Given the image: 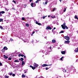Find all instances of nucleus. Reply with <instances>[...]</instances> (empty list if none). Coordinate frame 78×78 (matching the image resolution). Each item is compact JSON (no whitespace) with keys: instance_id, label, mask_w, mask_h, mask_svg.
<instances>
[{"instance_id":"f257e3e1","label":"nucleus","mask_w":78,"mask_h":78,"mask_svg":"<svg viewBox=\"0 0 78 78\" xmlns=\"http://www.w3.org/2000/svg\"><path fill=\"white\" fill-rule=\"evenodd\" d=\"M61 27L63 30H65L66 28V29H68V27L66 25V23H64L63 24L61 25Z\"/></svg>"},{"instance_id":"f03ea898","label":"nucleus","mask_w":78,"mask_h":78,"mask_svg":"<svg viewBox=\"0 0 78 78\" xmlns=\"http://www.w3.org/2000/svg\"><path fill=\"white\" fill-rule=\"evenodd\" d=\"M38 66H39V65L38 64H36V63H34V67L31 66L32 69H33V70H34V69H36V67H38Z\"/></svg>"},{"instance_id":"7ed1b4c3","label":"nucleus","mask_w":78,"mask_h":78,"mask_svg":"<svg viewBox=\"0 0 78 78\" xmlns=\"http://www.w3.org/2000/svg\"><path fill=\"white\" fill-rule=\"evenodd\" d=\"M51 65H52V64H51V65H47V64H44L43 65L41 66L42 67H46V66H51Z\"/></svg>"},{"instance_id":"20e7f679","label":"nucleus","mask_w":78,"mask_h":78,"mask_svg":"<svg viewBox=\"0 0 78 78\" xmlns=\"http://www.w3.org/2000/svg\"><path fill=\"white\" fill-rule=\"evenodd\" d=\"M64 38L66 39L67 41L70 39V37L68 36H65L64 37Z\"/></svg>"},{"instance_id":"39448f33","label":"nucleus","mask_w":78,"mask_h":78,"mask_svg":"<svg viewBox=\"0 0 78 78\" xmlns=\"http://www.w3.org/2000/svg\"><path fill=\"white\" fill-rule=\"evenodd\" d=\"M46 30H51V28L50 27L48 26L46 28Z\"/></svg>"},{"instance_id":"423d86ee","label":"nucleus","mask_w":78,"mask_h":78,"mask_svg":"<svg viewBox=\"0 0 78 78\" xmlns=\"http://www.w3.org/2000/svg\"><path fill=\"white\" fill-rule=\"evenodd\" d=\"M5 12L3 11H1V12H0V16H2V14H4Z\"/></svg>"},{"instance_id":"0eeeda50","label":"nucleus","mask_w":78,"mask_h":78,"mask_svg":"<svg viewBox=\"0 0 78 78\" xmlns=\"http://www.w3.org/2000/svg\"><path fill=\"white\" fill-rule=\"evenodd\" d=\"M74 51L76 52V53H77L78 52V48H76L74 50Z\"/></svg>"},{"instance_id":"6e6552de","label":"nucleus","mask_w":78,"mask_h":78,"mask_svg":"<svg viewBox=\"0 0 78 78\" xmlns=\"http://www.w3.org/2000/svg\"><path fill=\"white\" fill-rule=\"evenodd\" d=\"M69 42H70V41H65V42L64 43L68 44H69Z\"/></svg>"},{"instance_id":"1a4fd4ad","label":"nucleus","mask_w":78,"mask_h":78,"mask_svg":"<svg viewBox=\"0 0 78 78\" xmlns=\"http://www.w3.org/2000/svg\"><path fill=\"white\" fill-rule=\"evenodd\" d=\"M61 53L62 54V55H65L66 54V51H62Z\"/></svg>"},{"instance_id":"9d476101","label":"nucleus","mask_w":78,"mask_h":78,"mask_svg":"<svg viewBox=\"0 0 78 78\" xmlns=\"http://www.w3.org/2000/svg\"><path fill=\"white\" fill-rule=\"evenodd\" d=\"M25 64V62H24V61H23L22 62V66H24Z\"/></svg>"},{"instance_id":"9b49d317","label":"nucleus","mask_w":78,"mask_h":78,"mask_svg":"<svg viewBox=\"0 0 78 78\" xmlns=\"http://www.w3.org/2000/svg\"><path fill=\"white\" fill-rule=\"evenodd\" d=\"M56 42V40H52V43H55Z\"/></svg>"},{"instance_id":"f8f14e48","label":"nucleus","mask_w":78,"mask_h":78,"mask_svg":"<svg viewBox=\"0 0 78 78\" xmlns=\"http://www.w3.org/2000/svg\"><path fill=\"white\" fill-rule=\"evenodd\" d=\"M19 57H20V56H22V57H23L24 56V55H22L21 54H20L19 55Z\"/></svg>"},{"instance_id":"ddd939ff","label":"nucleus","mask_w":78,"mask_h":78,"mask_svg":"<svg viewBox=\"0 0 78 78\" xmlns=\"http://www.w3.org/2000/svg\"><path fill=\"white\" fill-rule=\"evenodd\" d=\"M3 48L4 50H8V48H7V47H4Z\"/></svg>"},{"instance_id":"4468645a","label":"nucleus","mask_w":78,"mask_h":78,"mask_svg":"<svg viewBox=\"0 0 78 78\" xmlns=\"http://www.w3.org/2000/svg\"><path fill=\"white\" fill-rule=\"evenodd\" d=\"M40 1H41V0H37L35 2V3H37V2H40Z\"/></svg>"},{"instance_id":"2eb2a0df","label":"nucleus","mask_w":78,"mask_h":78,"mask_svg":"<svg viewBox=\"0 0 78 78\" xmlns=\"http://www.w3.org/2000/svg\"><path fill=\"white\" fill-rule=\"evenodd\" d=\"M9 76H6V75L5 76V78H9Z\"/></svg>"},{"instance_id":"dca6fc26","label":"nucleus","mask_w":78,"mask_h":78,"mask_svg":"<svg viewBox=\"0 0 78 78\" xmlns=\"http://www.w3.org/2000/svg\"><path fill=\"white\" fill-rule=\"evenodd\" d=\"M5 50L3 48V49H2L1 51L2 53H4L5 52Z\"/></svg>"},{"instance_id":"f3484780","label":"nucleus","mask_w":78,"mask_h":78,"mask_svg":"<svg viewBox=\"0 0 78 78\" xmlns=\"http://www.w3.org/2000/svg\"><path fill=\"white\" fill-rule=\"evenodd\" d=\"M34 5V3H32L31 4V6H32V7H34V6H33Z\"/></svg>"},{"instance_id":"a211bd4d","label":"nucleus","mask_w":78,"mask_h":78,"mask_svg":"<svg viewBox=\"0 0 78 78\" xmlns=\"http://www.w3.org/2000/svg\"><path fill=\"white\" fill-rule=\"evenodd\" d=\"M19 60H21V61H23V58H20Z\"/></svg>"},{"instance_id":"6ab92c4d","label":"nucleus","mask_w":78,"mask_h":78,"mask_svg":"<svg viewBox=\"0 0 78 78\" xmlns=\"http://www.w3.org/2000/svg\"><path fill=\"white\" fill-rule=\"evenodd\" d=\"M56 9L55 8H54L53 9H52V11H56Z\"/></svg>"},{"instance_id":"aec40b11","label":"nucleus","mask_w":78,"mask_h":78,"mask_svg":"<svg viewBox=\"0 0 78 78\" xmlns=\"http://www.w3.org/2000/svg\"><path fill=\"white\" fill-rule=\"evenodd\" d=\"M47 17V16H43V17H42V19H45V17Z\"/></svg>"},{"instance_id":"412c9836","label":"nucleus","mask_w":78,"mask_h":78,"mask_svg":"<svg viewBox=\"0 0 78 78\" xmlns=\"http://www.w3.org/2000/svg\"><path fill=\"white\" fill-rule=\"evenodd\" d=\"M4 58H5V59H7V58H8V57L5 56V55H4Z\"/></svg>"},{"instance_id":"4be33fe9","label":"nucleus","mask_w":78,"mask_h":78,"mask_svg":"<svg viewBox=\"0 0 78 78\" xmlns=\"http://www.w3.org/2000/svg\"><path fill=\"white\" fill-rule=\"evenodd\" d=\"M26 76L24 75V74H23L22 75V78H25V77Z\"/></svg>"},{"instance_id":"5701e85b","label":"nucleus","mask_w":78,"mask_h":78,"mask_svg":"<svg viewBox=\"0 0 78 78\" xmlns=\"http://www.w3.org/2000/svg\"><path fill=\"white\" fill-rule=\"evenodd\" d=\"M19 61H18L17 60H15L14 62H19Z\"/></svg>"},{"instance_id":"b1692460","label":"nucleus","mask_w":78,"mask_h":78,"mask_svg":"<svg viewBox=\"0 0 78 78\" xmlns=\"http://www.w3.org/2000/svg\"><path fill=\"white\" fill-rule=\"evenodd\" d=\"M64 10H63V12H66V8H64Z\"/></svg>"},{"instance_id":"393cba45","label":"nucleus","mask_w":78,"mask_h":78,"mask_svg":"<svg viewBox=\"0 0 78 78\" xmlns=\"http://www.w3.org/2000/svg\"><path fill=\"white\" fill-rule=\"evenodd\" d=\"M26 25L27 27H29V24H26Z\"/></svg>"},{"instance_id":"a878e982","label":"nucleus","mask_w":78,"mask_h":78,"mask_svg":"<svg viewBox=\"0 0 78 78\" xmlns=\"http://www.w3.org/2000/svg\"><path fill=\"white\" fill-rule=\"evenodd\" d=\"M64 31L62 30L60 32H59V33H64Z\"/></svg>"},{"instance_id":"bb28decb","label":"nucleus","mask_w":78,"mask_h":78,"mask_svg":"<svg viewBox=\"0 0 78 78\" xmlns=\"http://www.w3.org/2000/svg\"><path fill=\"white\" fill-rule=\"evenodd\" d=\"M64 57H62L60 59V60H61V61H63V60L62 59V58H63Z\"/></svg>"},{"instance_id":"cd10ccee","label":"nucleus","mask_w":78,"mask_h":78,"mask_svg":"<svg viewBox=\"0 0 78 78\" xmlns=\"http://www.w3.org/2000/svg\"><path fill=\"white\" fill-rule=\"evenodd\" d=\"M0 28L2 30L3 29V27L2 26H0Z\"/></svg>"},{"instance_id":"c85d7f7f","label":"nucleus","mask_w":78,"mask_h":78,"mask_svg":"<svg viewBox=\"0 0 78 78\" xmlns=\"http://www.w3.org/2000/svg\"><path fill=\"white\" fill-rule=\"evenodd\" d=\"M22 20H25V18L23 17V18H22Z\"/></svg>"},{"instance_id":"c756f323","label":"nucleus","mask_w":78,"mask_h":78,"mask_svg":"<svg viewBox=\"0 0 78 78\" xmlns=\"http://www.w3.org/2000/svg\"><path fill=\"white\" fill-rule=\"evenodd\" d=\"M3 65H2V63L0 62V66H2Z\"/></svg>"},{"instance_id":"7c9ffc66","label":"nucleus","mask_w":78,"mask_h":78,"mask_svg":"<svg viewBox=\"0 0 78 78\" xmlns=\"http://www.w3.org/2000/svg\"><path fill=\"white\" fill-rule=\"evenodd\" d=\"M12 2H14V3H15V4H16V1H15L13 0L12 1Z\"/></svg>"},{"instance_id":"2f4dec72","label":"nucleus","mask_w":78,"mask_h":78,"mask_svg":"<svg viewBox=\"0 0 78 78\" xmlns=\"http://www.w3.org/2000/svg\"><path fill=\"white\" fill-rule=\"evenodd\" d=\"M3 21V19H0V22H2Z\"/></svg>"},{"instance_id":"473e14b6","label":"nucleus","mask_w":78,"mask_h":78,"mask_svg":"<svg viewBox=\"0 0 78 78\" xmlns=\"http://www.w3.org/2000/svg\"><path fill=\"white\" fill-rule=\"evenodd\" d=\"M16 75H15V74H12V76H15Z\"/></svg>"},{"instance_id":"72a5a7b5","label":"nucleus","mask_w":78,"mask_h":78,"mask_svg":"<svg viewBox=\"0 0 78 78\" xmlns=\"http://www.w3.org/2000/svg\"><path fill=\"white\" fill-rule=\"evenodd\" d=\"M51 18H53V19H54L55 17V16H51Z\"/></svg>"},{"instance_id":"f704fd0d","label":"nucleus","mask_w":78,"mask_h":78,"mask_svg":"<svg viewBox=\"0 0 78 78\" xmlns=\"http://www.w3.org/2000/svg\"><path fill=\"white\" fill-rule=\"evenodd\" d=\"M38 25H41V24L40 23H38V24H37Z\"/></svg>"},{"instance_id":"c9c22d12","label":"nucleus","mask_w":78,"mask_h":78,"mask_svg":"<svg viewBox=\"0 0 78 78\" xmlns=\"http://www.w3.org/2000/svg\"><path fill=\"white\" fill-rule=\"evenodd\" d=\"M47 3H48V1L46 2H45V5H47Z\"/></svg>"},{"instance_id":"e433bc0d","label":"nucleus","mask_w":78,"mask_h":78,"mask_svg":"<svg viewBox=\"0 0 78 78\" xmlns=\"http://www.w3.org/2000/svg\"><path fill=\"white\" fill-rule=\"evenodd\" d=\"M36 3H34V6H36Z\"/></svg>"},{"instance_id":"4c0bfd02","label":"nucleus","mask_w":78,"mask_h":78,"mask_svg":"<svg viewBox=\"0 0 78 78\" xmlns=\"http://www.w3.org/2000/svg\"><path fill=\"white\" fill-rule=\"evenodd\" d=\"M9 60H11V58H9Z\"/></svg>"},{"instance_id":"58836bf2","label":"nucleus","mask_w":78,"mask_h":78,"mask_svg":"<svg viewBox=\"0 0 78 78\" xmlns=\"http://www.w3.org/2000/svg\"><path fill=\"white\" fill-rule=\"evenodd\" d=\"M74 17H75V19H77V16H74Z\"/></svg>"},{"instance_id":"ea45409f","label":"nucleus","mask_w":78,"mask_h":78,"mask_svg":"<svg viewBox=\"0 0 78 78\" xmlns=\"http://www.w3.org/2000/svg\"><path fill=\"white\" fill-rule=\"evenodd\" d=\"M10 41H11V42H12V41H13V39H11L10 40Z\"/></svg>"},{"instance_id":"a19ab883","label":"nucleus","mask_w":78,"mask_h":78,"mask_svg":"<svg viewBox=\"0 0 78 78\" xmlns=\"http://www.w3.org/2000/svg\"><path fill=\"white\" fill-rule=\"evenodd\" d=\"M12 73H10L9 75H10V76H11L12 75Z\"/></svg>"},{"instance_id":"79ce46f5","label":"nucleus","mask_w":78,"mask_h":78,"mask_svg":"<svg viewBox=\"0 0 78 78\" xmlns=\"http://www.w3.org/2000/svg\"><path fill=\"white\" fill-rule=\"evenodd\" d=\"M38 22L37 21H36V24H38Z\"/></svg>"},{"instance_id":"37998d69","label":"nucleus","mask_w":78,"mask_h":78,"mask_svg":"<svg viewBox=\"0 0 78 78\" xmlns=\"http://www.w3.org/2000/svg\"><path fill=\"white\" fill-rule=\"evenodd\" d=\"M45 55H47V54H48V52H46L45 53Z\"/></svg>"},{"instance_id":"c03bdc74","label":"nucleus","mask_w":78,"mask_h":78,"mask_svg":"<svg viewBox=\"0 0 78 78\" xmlns=\"http://www.w3.org/2000/svg\"><path fill=\"white\" fill-rule=\"evenodd\" d=\"M30 2H32V0H29Z\"/></svg>"},{"instance_id":"a18cd8bd","label":"nucleus","mask_w":78,"mask_h":78,"mask_svg":"<svg viewBox=\"0 0 78 78\" xmlns=\"http://www.w3.org/2000/svg\"><path fill=\"white\" fill-rule=\"evenodd\" d=\"M34 33H35V32L34 31L33 32H32V34H34Z\"/></svg>"},{"instance_id":"49530a36","label":"nucleus","mask_w":78,"mask_h":78,"mask_svg":"<svg viewBox=\"0 0 78 78\" xmlns=\"http://www.w3.org/2000/svg\"><path fill=\"white\" fill-rule=\"evenodd\" d=\"M45 69H46V70H48V68L46 67V68H45Z\"/></svg>"},{"instance_id":"de8ad7c7","label":"nucleus","mask_w":78,"mask_h":78,"mask_svg":"<svg viewBox=\"0 0 78 78\" xmlns=\"http://www.w3.org/2000/svg\"><path fill=\"white\" fill-rule=\"evenodd\" d=\"M55 58H57V56H55Z\"/></svg>"},{"instance_id":"09e8293b","label":"nucleus","mask_w":78,"mask_h":78,"mask_svg":"<svg viewBox=\"0 0 78 78\" xmlns=\"http://www.w3.org/2000/svg\"><path fill=\"white\" fill-rule=\"evenodd\" d=\"M50 49H51V47H50Z\"/></svg>"},{"instance_id":"8fccbe9b","label":"nucleus","mask_w":78,"mask_h":78,"mask_svg":"<svg viewBox=\"0 0 78 78\" xmlns=\"http://www.w3.org/2000/svg\"><path fill=\"white\" fill-rule=\"evenodd\" d=\"M50 43L49 42H47V43L46 44H48V43Z\"/></svg>"},{"instance_id":"3c124183","label":"nucleus","mask_w":78,"mask_h":78,"mask_svg":"<svg viewBox=\"0 0 78 78\" xmlns=\"http://www.w3.org/2000/svg\"><path fill=\"white\" fill-rule=\"evenodd\" d=\"M44 38L45 39H46L47 38V37L46 36Z\"/></svg>"},{"instance_id":"603ef678","label":"nucleus","mask_w":78,"mask_h":78,"mask_svg":"<svg viewBox=\"0 0 78 78\" xmlns=\"http://www.w3.org/2000/svg\"><path fill=\"white\" fill-rule=\"evenodd\" d=\"M31 36H33V34H31Z\"/></svg>"},{"instance_id":"864d4df0","label":"nucleus","mask_w":78,"mask_h":78,"mask_svg":"<svg viewBox=\"0 0 78 78\" xmlns=\"http://www.w3.org/2000/svg\"><path fill=\"white\" fill-rule=\"evenodd\" d=\"M56 29V28L54 27V30H55Z\"/></svg>"},{"instance_id":"5fc2aeb1","label":"nucleus","mask_w":78,"mask_h":78,"mask_svg":"<svg viewBox=\"0 0 78 78\" xmlns=\"http://www.w3.org/2000/svg\"><path fill=\"white\" fill-rule=\"evenodd\" d=\"M59 0L60 1V2H61V1L62 0Z\"/></svg>"},{"instance_id":"6e6d98bb","label":"nucleus","mask_w":78,"mask_h":78,"mask_svg":"<svg viewBox=\"0 0 78 78\" xmlns=\"http://www.w3.org/2000/svg\"><path fill=\"white\" fill-rule=\"evenodd\" d=\"M50 15H48V17H50Z\"/></svg>"},{"instance_id":"4d7b16f0","label":"nucleus","mask_w":78,"mask_h":78,"mask_svg":"<svg viewBox=\"0 0 78 78\" xmlns=\"http://www.w3.org/2000/svg\"><path fill=\"white\" fill-rule=\"evenodd\" d=\"M35 31H36V32H37V30H36Z\"/></svg>"},{"instance_id":"13d9d810","label":"nucleus","mask_w":78,"mask_h":78,"mask_svg":"<svg viewBox=\"0 0 78 78\" xmlns=\"http://www.w3.org/2000/svg\"><path fill=\"white\" fill-rule=\"evenodd\" d=\"M24 58H26V56H24Z\"/></svg>"},{"instance_id":"bf43d9fd","label":"nucleus","mask_w":78,"mask_h":78,"mask_svg":"<svg viewBox=\"0 0 78 78\" xmlns=\"http://www.w3.org/2000/svg\"><path fill=\"white\" fill-rule=\"evenodd\" d=\"M13 9H14V10H16V9L14 8H13Z\"/></svg>"},{"instance_id":"052dcab7","label":"nucleus","mask_w":78,"mask_h":78,"mask_svg":"<svg viewBox=\"0 0 78 78\" xmlns=\"http://www.w3.org/2000/svg\"><path fill=\"white\" fill-rule=\"evenodd\" d=\"M24 73H27V72L25 71V72H24Z\"/></svg>"},{"instance_id":"680f3d73","label":"nucleus","mask_w":78,"mask_h":78,"mask_svg":"<svg viewBox=\"0 0 78 78\" xmlns=\"http://www.w3.org/2000/svg\"><path fill=\"white\" fill-rule=\"evenodd\" d=\"M24 5L25 6H27V5H25V4H24Z\"/></svg>"},{"instance_id":"e2e57ef3","label":"nucleus","mask_w":78,"mask_h":78,"mask_svg":"<svg viewBox=\"0 0 78 78\" xmlns=\"http://www.w3.org/2000/svg\"><path fill=\"white\" fill-rule=\"evenodd\" d=\"M77 33L78 34V30L77 31Z\"/></svg>"},{"instance_id":"0e129e2a","label":"nucleus","mask_w":78,"mask_h":78,"mask_svg":"<svg viewBox=\"0 0 78 78\" xmlns=\"http://www.w3.org/2000/svg\"><path fill=\"white\" fill-rule=\"evenodd\" d=\"M65 72H66V70H65Z\"/></svg>"},{"instance_id":"69168bd1","label":"nucleus","mask_w":78,"mask_h":78,"mask_svg":"<svg viewBox=\"0 0 78 78\" xmlns=\"http://www.w3.org/2000/svg\"><path fill=\"white\" fill-rule=\"evenodd\" d=\"M59 48H58V49H59Z\"/></svg>"},{"instance_id":"338daca9","label":"nucleus","mask_w":78,"mask_h":78,"mask_svg":"<svg viewBox=\"0 0 78 78\" xmlns=\"http://www.w3.org/2000/svg\"><path fill=\"white\" fill-rule=\"evenodd\" d=\"M6 9V10H7V9L6 8V9Z\"/></svg>"},{"instance_id":"774afa93","label":"nucleus","mask_w":78,"mask_h":78,"mask_svg":"<svg viewBox=\"0 0 78 78\" xmlns=\"http://www.w3.org/2000/svg\"><path fill=\"white\" fill-rule=\"evenodd\" d=\"M77 20H78V18H77Z\"/></svg>"}]
</instances>
